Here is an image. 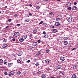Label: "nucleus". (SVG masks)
Here are the masks:
<instances>
[{
  "instance_id": "nucleus-1",
  "label": "nucleus",
  "mask_w": 78,
  "mask_h": 78,
  "mask_svg": "<svg viewBox=\"0 0 78 78\" xmlns=\"http://www.w3.org/2000/svg\"><path fill=\"white\" fill-rule=\"evenodd\" d=\"M72 19H73L72 16H70L68 20V21L69 22H72L73 20Z\"/></svg>"
},
{
  "instance_id": "nucleus-2",
  "label": "nucleus",
  "mask_w": 78,
  "mask_h": 78,
  "mask_svg": "<svg viewBox=\"0 0 78 78\" xmlns=\"http://www.w3.org/2000/svg\"><path fill=\"white\" fill-rule=\"evenodd\" d=\"M50 37V34H47L46 35H45L44 36V38L45 39H47L48 38Z\"/></svg>"
},
{
  "instance_id": "nucleus-3",
  "label": "nucleus",
  "mask_w": 78,
  "mask_h": 78,
  "mask_svg": "<svg viewBox=\"0 0 78 78\" xmlns=\"http://www.w3.org/2000/svg\"><path fill=\"white\" fill-rule=\"evenodd\" d=\"M15 36L17 37L19 35V32H15L14 33Z\"/></svg>"
},
{
  "instance_id": "nucleus-4",
  "label": "nucleus",
  "mask_w": 78,
  "mask_h": 78,
  "mask_svg": "<svg viewBox=\"0 0 78 78\" xmlns=\"http://www.w3.org/2000/svg\"><path fill=\"white\" fill-rule=\"evenodd\" d=\"M61 23L59 22H55V25L56 27H58L60 25Z\"/></svg>"
},
{
  "instance_id": "nucleus-5",
  "label": "nucleus",
  "mask_w": 78,
  "mask_h": 78,
  "mask_svg": "<svg viewBox=\"0 0 78 78\" xmlns=\"http://www.w3.org/2000/svg\"><path fill=\"white\" fill-rule=\"evenodd\" d=\"M7 46L8 45L7 44L4 43L2 46V48H6V47H7Z\"/></svg>"
},
{
  "instance_id": "nucleus-6",
  "label": "nucleus",
  "mask_w": 78,
  "mask_h": 78,
  "mask_svg": "<svg viewBox=\"0 0 78 78\" xmlns=\"http://www.w3.org/2000/svg\"><path fill=\"white\" fill-rule=\"evenodd\" d=\"M66 57H61L60 58V59L61 61H64L66 59Z\"/></svg>"
},
{
  "instance_id": "nucleus-7",
  "label": "nucleus",
  "mask_w": 78,
  "mask_h": 78,
  "mask_svg": "<svg viewBox=\"0 0 78 78\" xmlns=\"http://www.w3.org/2000/svg\"><path fill=\"white\" fill-rule=\"evenodd\" d=\"M72 10H74V11H75L77 9V7L76 6H73L72 7Z\"/></svg>"
},
{
  "instance_id": "nucleus-8",
  "label": "nucleus",
  "mask_w": 78,
  "mask_h": 78,
  "mask_svg": "<svg viewBox=\"0 0 78 78\" xmlns=\"http://www.w3.org/2000/svg\"><path fill=\"white\" fill-rule=\"evenodd\" d=\"M23 38L24 39H27V35H24L23 36H22Z\"/></svg>"
},
{
  "instance_id": "nucleus-9",
  "label": "nucleus",
  "mask_w": 78,
  "mask_h": 78,
  "mask_svg": "<svg viewBox=\"0 0 78 78\" xmlns=\"http://www.w3.org/2000/svg\"><path fill=\"white\" fill-rule=\"evenodd\" d=\"M71 5V3L69 2H67V4H66V6H67V7L70 6Z\"/></svg>"
},
{
  "instance_id": "nucleus-10",
  "label": "nucleus",
  "mask_w": 78,
  "mask_h": 78,
  "mask_svg": "<svg viewBox=\"0 0 78 78\" xmlns=\"http://www.w3.org/2000/svg\"><path fill=\"white\" fill-rule=\"evenodd\" d=\"M37 42H34L33 43V45H34V46H36L37 45Z\"/></svg>"
},
{
  "instance_id": "nucleus-11",
  "label": "nucleus",
  "mask_w": 78,
  "mask_h": 78,
  "mask_svg": "<svg viewBox=\"0 0 78 78\" xmlns=\"http://www.w3.org/2000/svg\"><path fill=\"white\" fill-rule=\"evenodd\" d=\"M61 68V66L60 65H58L56 67V70H58V69H60Z\"/></svg>"
},
{
  "instance_id": "nucleus-12",
  "label": "nucleus",
  "mask_w": 78,
  "mask_h": 78,
  "mask_svg": "<svg viewBox=\"0 0 78 78\" xmlns=\"http://www.w3.org/2000/svg\"><path fill=\"white\" fill-rule=\"evenodd\" d=\"M77 67H78L76 65H74L73 67V69H77Z\"/></svg>"
},
{
  "instance_id": "nucleus-13",
  "label": "nucleus",
  "mask_w": 78,
  "mask_h": 78,
  "mask_svg": "<svg viewBox=\"0 0 78 78\" xmlns=\"http://www.w3.org/2000/svg\"><path fill=\"white\" fill-rule=\"evenodd\" d=\"M12 65H13V63H9L8 64V67H11V66H12Z\"/></svg>"
},
{
  "instance_id": "nucleus-14",
  "label": "nucleus",
  "mask_w": 78,
  "mask_h": 78,
  "mask_svg": "<svg viewBox=\"0 0 78 78\" xmlns=\"http://www.w3.org/2000/svg\"><path fill=\"white\" fill-rule=\"evenodd\" d=\"M63 44L65 45H66L68 44V42L66 41H65L64 42Z\"/></svg>"
},
{
  "instance_id": "nucleus-15",
  "label": "nucleus",
  "mask_w": 78,
  "mask_h": 78,
  "mask_svg": "<svg viewBox=\"0 0 78 78\" xmlns=\"http://www.w3.org/2000/svg\"><path fill=\"white\" fill-rule=\"evenodd\" d=\"M72 77L73 78H76V74H73L72 75Z\"/></svg>"
},
{
  "instance_id": "nucleus-16",
  "label": "nucleus",
  "mask_w": 78,
  "mask_h": 78,
  "mask_svg": "<svg viewBox=\"0 0 78 78\" xmlns=\"http://www.w3.org/2000/svg\"><path fill=\"white\" fill-rule=\"evenodd\" d=\"M23 40H24V39L23 38V37H22V38L20 39L19 41H20V42H23Z\"/></svg>"
},
{
  "instance_id": "nucleus-17",
  "label": "nucleus",
  "mask_w": 78,
  "mask_h": 78,
  "mask_svg": "<svg viewBox=\"0 0 78 78\" xmlns=\"http://www.w3.org/2000/svg\"><path fill=\"white\" fill-rule=\"evenodd\" d=\"M17 55L18 56H22V53L20 52L18 53Z\"/></svg>"
},
{
  "instance_id": "nucleus-18",
  "label": "nucleus",
  "mask_w": 78,
  "mask_h": 78,
  "mask_svg": "<svg viewBox=\"0 0 78 78\" xmlns=\"http://www.w3.org/2000/svg\"><path fill=\"white\" fill-rule=\"evenodd\" d=\"M57 31L58 30L56 29H54L52 30V32H53V33H56Z\"/></svg>"
},
{
  "instance_id": "nucleus-19",
  "label": "nucleus",
  "mask_w": 78,
  "mask_h": 78,
  "mask_svg": "<svg viewBox=\"0 0 78 78\" xmlns=\"http://www.w3.org/2000/svg\"><path fill=\"white\" fill-rule=\"evenodd\" d=\"M41 77L42 78H45L46 77L45 76V75L44 74H42L41 76Z\"/></svg>"
},
{
  "instance_id": "nucleus-20",
  "label": "nucleus",
  "mask_w": 78,
  "mask_h": 78,
  "mask_svg": "<svg viewBox=\"0 0 78 78\" xmlns=\"http://www.w3.org/2000/svg\"><path fill=\"white\" fill-rule=\"evenodd\" d=\"M63 73H64V72H61L59 73V75H62Z\"/></svg>"
},
{
  "instance_id": "nucleus-21",
  "label": "nucleus",
  "mask_w": 78,
  "mask_h": 78,
  "mask_svg": "<svg viewBox=\"0 0 78 78\" xmlns=\"http://www.w3.org/2000/svg\"><path fill=\"white\" fill-rule=\"evenodd\" d=\"M20 73H21V72L20 71H18L17 72V73L16 74L17 75H20Z\"/></svg>"
},
{
  "instance_id": "nucleus-22",
  "label": "nucleus",
  "mask_w": 78,
  "mask_h": 78,
  "mask_svg": "<svg viewBox=\"0 0 78 78\" xmlns=\"http://www.w3.org/2000/svg\"><path fill=\"white\" fill-rule=\"evenodd\" d=\"M50 50H49V49H47L46 50V53H48V52H49Z\"/></svg>"
},
{
  "instance_id": "nucleus-23",
  "label": "nucleus",
  "mask_w": 78,
  "mask_h": 78,
  "mask_svg": "<svg viewBox=\"0 0 78 78\" xmlns=\"http://www.w3.org/2000/svg\"><path fill=\"white\" fill-rule=\"evenodd\" d=\"M61 19H60V18H57L56 19V21H58L59 20H60Z\"/></svg>"
},
{
  "instance_id": "nucleus-24",
  "label": "nucleus",
  "mask_w": 78,
  "mask_h": 78,
  "mask_svg": "<svg viewBox=\"0 0 78 78\" xmlns=\"http://www.w3.org/2000/svg\"><path fill=\"white\" fill-rule=\"evenodd\" d=\"M8 75L9 76H11V75H12V73H11L10 72L8 74Z\"/></svg>"
},
{
  "instance_id": "nucleus-25",
  "label": "nucleus",
  "mask_w": 78,
  "mask_h": 78,
  "mask_svg": "<svg viewBox=\"0 0 78 78\" xmlns=\"http://www.w3.org/2000/svg\"><path fill=\"white\" fill-rule=\"evenodd\" d=\"M4 75H6L8 74V73L6 71H5L4 72Z\"/></svg>"
},
{
  "instance_id": "nucleus-26",
  "label": "nucleus",
  "mask_w": 78,
  "mask_h": 78,
  "mask_svg": "<svg viewBox=\"0 0 78 78\" xmlns=\"http://www.w3.org/2000/svg\"><path fill=\"white\" fill-rule=\"evenodd\" d=\"M3 60L2 59H0V63H3Z\"/></svg>"
},
{
  "instance_id": "nucleus-27",
  "label": "nucleus",
  "mask_w": 78,
  "mask_h": 78,
  "mask_svg": "<svg viewBox=\"0 0 78 78\" xmlns=\"http://www.w3.org/2000/svg\"><path fill=\"white\" fill-rule=\"evenodd\" d=\"M40 8V7H39V6H37L36 7V9H39Z\"/></svg>"
},
{
  "instance_id": "nucleus-28",
  "label": "nucleus",
  "mask_w": 78,
  "mask_h": 78,
  "mask_svg": "<svg viewBox=\"0 0 78 78\" xmlns=\"http://www.w3.org/2000/svg\"><path fill=\"white\" fill-rule=\"evenodd\" d=\"M63 78H67V76L65 75L63 76Z\"/></svg>"
},
{
  "instance_id": "nucleus-29",
  "label": "nucleus",
  "mask_w": 78,
  "mask_h": 78,
  "mask_svg": "<svg viewBox=\"0 0 78 78\" xmlns=\"http://www.w3.org/2000/svg\"><path fill=\"white\" fill-rule=\"evenodd\" d=\"M3 41L4 42H6L7 41V39H5L3 40Z\"/></svg>"
},
{
  "instance_id": "nucleus-30",
  "label": "nucleus",
  "mask_w": 78,
  "mask_h": 78,
  "mask_svg": "<svg viewBox=\"0 0 78 78\" xmlns=\"http://www.w3.org/2000/svg\"><path fill=\"white\" fill-rule=\"evenodd\" d=\"M17 62L18 63H20V62H21V61L20 60H17Z\"/></svg>"
},
{
  "instance_id": "nucleus-31",
  "label": "nucleus",
  "mask_w": 78,
  "mask_h": 78,
  "mask_svg": "<svg viewBox=\"0 0 78 78\" xmlns=\"http://www.w3.org/2000/svg\"><path fill=\"white\" fill-rule=\"evenodd\" d=\"M33 31L34 33H36V32H37V30H33Z\"/></svg>"
},
{
  "instance_id": "nucleus-32",
  "label": "nucleus",
  "mask_w": 78,
  "mask_h": 78,
  "mask_svg": "<svg viewBox=\"0 0 78 78\" xmlns=\"http://www.w3.org/2000/svg\"><path fill=\"white\" fill-rule=\"evenodd\" d=\"M45 62L47 63L48 64L49 62V61L48 60H45Z\"/></svg>"
},
{
  "instance_id": "nucleus-33",
  "label": "nucleus",
  "mask_w": 78,
  "mask_h": 78,
  "mask_svg": "<svg viewBox=\"0 0 78 78\" xmlns=\"http://www.w3.org/2000/svg\"><path fill=\"white\" fill-rule=\"evenodd\" d=\"M43 25H44V26H46L47 24V23H43Z\"/></svg>"
},
{
  "instance_id": "nucleus-34",
  "label": "nucleus",
  "mask_w": 78,
  "mask_h": 78,
  "mask_svg": "<svg viewBox=\"0 0 78 78\" xmlns=\"http://www.w3.org/2000/svg\"><path fill=\"white\" fill-rule=\"evenodd\" d=\"M68 9H69V10H71V9H72V8L70 7H69L68 8Z\"/></svg>"
},
{
  "instance_id": "nucleus-35",
  "label": "nucleus",
  "mask_w": 78,
  "mask_h": 78,
  "mask_svg": "<svg viewBox=\"0 0 78 78\" xmlns=\"http://www.w3.org/2000/svg\"><path fill=\"white\" fill-rule=\"evenodd\" d=\"M25 21H26V22H30V20L29 19H27V20H25Z\"/></svg>"
},
{
  "instance_id": "nucleus-36",
  "label": "nucleus",
  "mask_w": 78,
  "mask_h": 78,
  "mask_svg": "<svg viewBox=\"0 0 78 78\" xmlns=\"http://www.w3.org/2000/svg\"><path fill=\"white\" fill-rule=\"evenodd\" d=\"M11 19H9L8 20V21L9 22H11Z\"/></svg>"
},
{
  "instance_id": "nucleus-37",
  "label": "nucleus",
  "mask_w": 78,
  "mask_h": 78,
  "mask_svg": "<svg viewBox=\"0 0 78 78\" xmlns=\"http://www.w3.org/2000/svg\"><path fill=\"white\" fill-rule=\"evenodd\" d=\"M43 22H44L41 21L39 23V25H41V24H42V23H43Z\"/></svg>"
},
{
  "instance_id": "nucleus-38",
  "label": "nucleus",
  "mask_w": 78,
  "mask_h": 78,
  "mask_svg": "<svg viewBox=\"0 0 78 78\" xmlns=\"http://www.w3.org/2000/svg\"><path fill=\"white\" fill-rule=\"evenodd\" d=\"M42 34H43L45 35L46 34V32L45 31H43Z\"/></svg>"
},
{
  "instance_id": "nucleus-39",
  "label": "nucleus",
  "mask_w": 78,
  "mask_h": 78,
  "mask_svg": "<svg viewBox=\"0 0 78 78\" xmlns=\"http://www.w3.org/2000/svg\"><path fill=\"white\" fill-rule=\"evenodd\" d=\"M41 54V52L40 51H38L37 52V55H39Z\"/></svg>"
},
{
  "instance_id": "nucleus-40",
  "label": "nucleus",
  "mask_w": 78,
  "mask_h": 78,
  "mask_svg": "<svg viewBox=\"0 0 78 78\" xmlns=\"http://www.w3.org/2000/svg\"><path fill=\"white\" fill-rule=\"evenodd\" d=\"M12 73V75H14V72H12V73Z\"/></svg>"
},
{
  "instance_id": "nucleus-41",
  "label": "nucleus",
  "mask_w": 78,
  "mask_h": 78,
  "mask_svg": "<svg viewBox=\"0 0 78 78\" xmlns=\"http://www.w3.org/2000/svg\"><path fill=\"white\" fill-rule=\"evenodd\" d=\"M39 63H36L35 64V66H39Z\"/></svg>"
},
{
  "instance_id": "nucleus-42",
  "label": "nucleus",
  "mask_w": 78,
  "mask_h": 78,
  "mask_svg": "<svg viewBox=\"0 0 78 78\" xmlns=\"http://www.w3.org/2000/svg\"><path fill=\"white\" fill-rule=\"evenodd\" d=\"M37 42H38V43H40V42H41V40H38Z\"/></svg>"
},
{
  "instance_id": "nucleus-43",
  "label": "nucleus",
  "mask_w": 78,
  "mask_h": 78,
  "mask_svg": "<svg viewBox=\"0 0 78 78\" xmlns=\"http://www.w3.org/2000/svg\"><path fill=\"white\" fill-rule=\"evenodd\" d=\"M12 41H16V39H15V38H13L12 39Z\"/></svg>"
},
{
  "instance_id": "nucleus-44",
  "label": "nucleus",
  "mask_w": 78,
  "mask_h": 78,
  "mask_svg": "<svg viewBox=\"0 0 78 78\" xmlns=\"http://www.w3.org/2000/svg\"><path fill=\"white\" fill-rule=\"evenodd\" d=\"M77 4V3H76V2H74V5H76Z\"/></svg>"
},
{
  "instance_id": "nucleus-45",
  "label": "nucleus",
  "mask_w": 78,
  "mask_h": 78,
  "mask_svg": "<svg viewBox=\"0 0 78 78\" xmlns=\"http://www.w3.org/2000/svg\"><path fill=\"white\" fill-rule=\"evenodd\" d=\"M21 25V24H18L16 25V26H20Z\"/></svg>"
},
{
  "instance_id": "nucleus-46",
  "label": "nucleus",
  "mask_w": 78,
  "mask_h": 78,
  "mask_svg": "<svg viewBox=\"0 0 78 78\" xmlns=\"http://www.w3.org/2000/svg\"><path fill=\"white\" fill-rule=\"evenodd\" d=\"M51 15H52V14H53V12H50V13H49Z\"/></svg>"
},
{
  "instance_id": "nucleus-47",
  "label": "nucleus",
  "mask_w": 78,
  "mask_h": 78,
  "mask_svg": "<svg viewBox=\"0 0 78 78\" xmlns=\"http://www.w3.org/2000/svg\"><path fill=\"white\" fill-rule=\"evenodd\" d=\"M30 62V60H28L27 61V62Z\"/></svg>"
},
{
  "instance_id": "nucleus-48",
  "label": "nucleus",
  "mask_w": 78,
  "mask_h": 78,
  "mask_svg": "<svg viewBox=\"0 0 78 78\" xmlns=\"http://www.w3.org/2000/svg\"><path fill=\"white\" fill-rule=\"evenodd\" d=\"M32 36L33 35H32V34H30V35H29L30 37H32Z\"/></svg>"
},
{
  "instance_id": "nucleus-49",
  "label": "nucleus",
  "mask_w": 78,
  "mask_h": 78,
  "mask_svg": "<svg viewBox=\"0 0 78 78\" xmlns=\"http://www.w3.org/2000/svg\"><path fill=\"white\" fill-rule=\"evenodd\" d=\"M36 58H35L34 59V61H35V62H36Z\"/></svg>"
},
{
  "instance_id": "nucleus-50",
  "label": "nucleus",
  "mask_w": 78,
  "mask_h": 78,
  "mask_svg": "<svg viewBox=\"0 0 78 78\" xmlns=\"http://www.w3.org/2000/svg\"><path fill=\"white\" fill-rule=\"evenodd\" d=\"M14 17H17V14L14 15Z\"/></svg>"
},
{
  "instance_id": "nucleus-51",
  "label": "nucleus",
  "mask_w": 78,
  "mask_h": 78,
  "mask_svg": "<svg viewBox=\"0 0 78 78\" xmlns=\"http://www.w3.org/2000/svg\"><path fill=\"white\" fill-rule=\"evenodd\" d=\"M32 5L31 4L29 5V6H30V7H32Z\"/></svg>"
},
{
  "instance_id": "nucleus-52",
  "label": "nucleus",
  "mask_w": 78,
  "mask_h": 78,
  "mask_svg": "<svg viewBox=\"0 0 78 78\" xmlns=\"http://www.w3.org/2000/svg\"><path fill=\"white\" fill-rule=\"evenodd\" d=\"M7 62H5L4 63V64H7Z\"/></svg>"
},
{
  "instance_id": "nucleus-53",
  "label": "nucleus",
  "mask_w": 78,
  "mask_h": 78,
  "mask_svg": "<svg viewBox=\"0 0 78 78\" xmlns=\"http://www.w3.org/2000/svg\"><path fill=\"white\" fill-rule=\"evenodd\" d=\"M76 49V48H73V49H72V50H75Z\"/></svg>"
},
{
  "instance_id": "nucleus-54",
  "label": "nucleus",
  "mask_w": 78,
  "mask_h": 78,
  "mask_svg": "<svg viewBox=\"0 0 78 78\" xmlns=\"http://www.w3.org/2000/svg\"><path fill=\"white\" fill-rule=\"evenodd\" d=\"M29 16H31L32 14H31V13H29Z\"/></svg>"
},
{
  "instance_id": "nucleus-55",
  "label": "nucleus",
  "mask_w": 78,
  "mask_h": 78,
  "mask_svg": "<svg viewBox=\"0 0 78 78\" xmlns=\"http://www.w3.org/2000/svg\"><path fill=\"white\" fill-rule=\"evenodd\" d=\"M9 27V26H6V27H5V28H8Z\"/></svg>"
},
{
  "instance_id": "nucleus-56",
  "label": "nucleus",
  "mask_w": 78,
  "mask_h": 78,
  "mask_svg": "<svg viewBox=\"0 0 78 78\" xmlns=\"http://www.w3.org/2000/svg\"><path fill=\"white\" fill-rule=\"evenodd\" d=\"M2 6H5V4L3 3L2 4Z\"/></svg>"
},
{
  "instance_id": "nucleus-57",
  "label": "nucleus",
  "mask_w": 78,
  "mask_h": 78,
  "mask_svg": "<svg viewBox=\"0 0 78 78\" xmlns=\"http://www.w3.org/2000/svg\"><path fill=\"white\" fill-rule=\"evenodd\" d=\"M57 2H59V1H61V0H56Z\"/></svg>"
},
{
  "instance_id": "nucleus-58",
  "label": "nucleus",
  "mask_w": 78,
  "mask_h": 78,
  "mask_svg": "<svg viewBox=\"0 0 78 78\" xmlns=\"http://www.w3.org/2000/svg\"><path fill=\"white\" fill-rule=\"evenodd\" d=\"M41 72L40 71H39L38 72V73H40Z\"/></svg>"
},
{
  "instance_id": "nucleus-59",
  "label": "nucleus",
  "mask_w": 78,
  "mask_h": 78,
  "mask_svg": "<svg viewBox=\"0 0 78 78\" xmlns=\"http://www.w3.org/2000/svg\"><path fill=\"white\" fill-rule=\"evenodd\" d=\"M44 1H48V0H43Z\"/></svg>"
},
{
  "instance_id": "nucleus-60",
  "label": "nucleus",
  "mask_w": 78,
  "mask_h": 78,
  "mask_svg": "<svg viewBox=\"0 0 78 78\" xmlns=\"http://www.w3.org/2000/svg\"><path fill=\"white\" fill-rule=\"evenodd\" d=\"M7 7H8L7 6H5V8H7Z\"/></svg>"
},
{
  "instance_id": "nucleus-61",
  "label": "nucleus",
  "mask_w": 78,
  "mask_h": 78,
  "mask_svg": "<svg viewBox=\"0 0 78 78\" xmlns=\"http://www.w3.org/2000/svg\"><path fill=\"white\" fill-rule=\"evenodd\" d=\"M54 26H53L52 28H54Z\"/></svg>"
},
{
  "instance_id": "nucleus-62",
  "label": "nucleus",
  "mask_w": 78,
  "mask_h": 78,
  "mask_svg": "<svg viewBox=\"0 0 78 78\" xmlns=\"http://www.w3.org/2000/svg\"><path fill=\"white\" fill-rule=\"evenodd\" d=\"M0 13H2V12L0 11Z\"/></svg>"
},
{
  "instance_id": "nucleus-63",
  "label": "nucleus",
  "mask_w": 78,
  "mask_h": 78,
  "mask_svg": "<svg viewBox=\"0 0 78 78\" xmlns=\"http://www.w3.org/2000/svg\"><path fill=\"white\" fill-rule=\"evenodd\" d=\"M12 38H13V37H12Z\"/></svg>"
},
{
  "instance_id": "nucleus-64",
  "label": "nucleus",
  "mask_w": 78,
  "mask_h": 78,
  "mask_svg": "<svg viewBox=\"0 0 78 78\" xmlns=\"http://www.w3.org/2000/svg\"><path fill=\"white\" fill-rule=\"evenodd\" d=\"M68 47H69V46H68Z\"/></svg>"
}]
</instances>
